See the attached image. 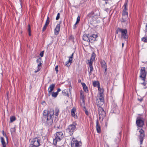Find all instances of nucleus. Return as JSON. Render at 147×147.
<instances>
[{"mask_svg": "<svg viewBox=\"0 0 147 147\" xmlns=\"http://www.w3.org/2000/svg\"><path fill=\"white\" fill-rule=\"evenodd\" d=\"M77 123L76 122H74L72 124L69 125L68 127L66 129V131L68 133V136H71L76 129Z\"/></svg>", "mask_w": 147, "mask_h": 147, "instance_id": "1", "label": "nucleus"}, {"mask_svg": "<svg viewBox=\"0 0 147 147\" xmlns=\"http://www.w3.org/2000/svg\"><path fill=\"white\" fill-rule=\"evenodd\" d=\"M119 32L121 33V36L122 38L125 39L128 38L127 31L126 29H124L118 28L116 30V33L118 34Z\"/></svg>", "mask_w": 147, "mask_h": 147, "instance_id": "2", "label": "nucleus"}, {"mask_svg": "<svg viewBox=\"0 0 147 147\" xmlns=\"http://www.w3.org/2000/svg\"><path fill=\"white\" fill-rule=\"evenodd\" d=\"M55 138L53 139V143L56 145L58 141H59L63 138V134L61 131L57 132L55 134Z\"/></svg>", "mask_w": 147, "mask_h": 147, "instance_id": "3", "label": "nucleus"}, {"mask_svg": "<svg viewBox=\"0 0 147 147\" xmlns=\"http://www.w3.org/2000/svg\"><path fill=\"white\" fill-rule=\"evenodd\" d=\"M99 14V12L98 10L95 11H92L88 14L87 17L92 19L93 20H96L97 19V16H98Z\"/></svg>", "mask_w": 147, "mask_h": 147, "instance_id": "4", "label": "nucleus"}, {"mask_svg": "<svg viewBox=\"0 0 147 147\" xmlns=\"http://www.w3.org/2000/svg\"><path fill=\"white\" fill-rule=\"evenodd\" d=\"M54 114V112H51L49 113V116H47L46 118V124L49 127L51 126L53 123V118Z\"/></svg>", "mask_w": 147, "mask_h": 147, "instance_id": "5", "label": "nucleus"}, {"mask_svg": "<svg viewBox=\"0 0 147 147\" xmlns=\"http://www.w3.org/2000/svg\"><path fill=\"white\" fill-rule=\"evenodd\" d=\"M98 110L99 119L102 121L106 116L105 112L102 107H98Z\"/></svg>", "mask_w": 147, "mask_h": 147, "instance_id": "6", "label": "nucleus"}, {"mask_svg": "<svg viewBox=\"0 0 147 147\" xmlns=\"http://www.w3.org/2000/svg\"><path fill=\"white\" fill-rule=\"evenodd\" d=\"M140 77L142 78V80L145 81L146 75V68L145 67H142L141 68L140 70Z\"/></svg>", "mask_w": 147, "mask_h": 147, "instance_id": "7", "label": "nucleus"}, {"mask_svg": "<svg viewBox=\"0 0 147 147\" xmlns=\"http://www.w3.org/2000/svg\"><path fill=\"white\" fill-rule=\"evenodd\" d=\"M144 118L141 117H137L136 123L137 126L140 127H142L144 124Z\"/></svg>", "mask_w": 147, "mask_h": 147, "instance_id": "8", "label": "nucleus"}, {"mask_svg": "<svg viewBox=\"0 0 147 147\" xmlns=\"http://www.w3.org/2000/svg\"><path fill=\"white\" fill-rule=\"evenodd\" d=\"M82 145V142L73 139L71 142V147H80Z\"/></svg>", "mask_w": 147, "mask_h": 147, "instance_id": "9", "label": "nucleus"}, {"mask_svg": "<svg viewBox=\"0 0 147 147\" xmlns=\"http://www.w3.org/2000/svg\"><path fill=\"white\" fill-rule=\"evenodd\" d=\"M31 145L35 147H38L40 145V140L37 137L33 138L31 141Z\"/></svg>", "mask_w": 147, "mask_h": 147, "instance_id": "10", "label": "nucleus"}, {"mask_svg": "<svg viewBox=\"0 0 147 147\" xmlns=\"http://www.w3.org/2000/svg\"><path fill=\"white\" fill-rule=\"evenodd\" d=\"M139 132L140 133L139 138L140 140V144H142L143 140V138L144 137V131L141 129L140 130Z\"/></svg>", "mask_w": 147, "mask_h": 147, "instance_id": "11", "label": "nucleus"}, {"mask_svg": "<svg viewBox=\"0 0 147 147\" xmlns=\"http://www.w3.org/2000/svg\"><path fill=\"white\" fill-rule=\"evenodd\" d=\"M127 2H125L124 5V9L123 11L122 16L128 17V12L127 11Z\"/></svg>", "mask_w": 147, "mask_h": 147, "instance_id": "12", "label": "nucleus"}, {"mask_svg": "<svg viewBox=\"0 0 147 147\" xmlns=\"http://www.w3.org/2000/svg\"><path fill=\"white\" fill-rule=\"evenodd\" d=\"M88 65H89V67L88 68V70L89 69H90V71H88L89 74V76H90L92 74V72L93 70V68L92 66L93 62L92 61H89V60H88Z\"/></svg>", "mask_w": 147, "mask_h": 147, "instance_id": "13", "label": "nucleus"}, {"mask_svg": "<svg viewBox=\"0 0 147 147\" xmlns=\"http://www.w3.org/2000/svg\"><path fill=\"white\" fill-rule=\"evenodd\" d=\"M76 108L73 107L71 110V116L74 117L75 119H78V116L76 114Z\"/></svg>", "mask_w": 147, "mask_h": 147, "instance_id": "14", "label": "nucleus"}, {"mask_svg": "<svg viewBox=\"0 0 147 147\" xmlns=\"http://www.w3.org/2000/svg\"><path fill=\"white\" fill-rule=\"evenodd\" d=\"M55 86V84H53L50 85L48 90V94L49 95V96L50 95L51 93H52V91L54 90Z\"/></svg>", "mask_w": 147, "mask_h": 147, "instance_id": "15", "label": "nucleus"}, {"mask_svg": "<svg viewBox=\"0 0 147 147\" xmlns=\"http://www.w3.org/2000/svg\"><path fill=\"white\" fill-rule=\"evenodd\" d=\"M98 37L97 35L92 34L89 36V42H93L96 40V38Z\"/></svg>", "mask_w": 147, "mask_h": 147, "instance_id": "16", "label": "nucleus"}, {"mask_svg": "<svg viewBox=\"0 0 147 147\" xmlns=\"http://www.w3.org/2000/svg\"><path fill=\"white\" fill-rule=\"evenodd\" d=\"M96 128L98 133H100L101 132V127L99 124V122L98 120L96 121Z\"/></svg>", "mask_w": 147, "mask_h": 147, "instance_id": "17", "label": "nucleus"}, {"mask_svg": "<svg viewBox=\"0 0 147 147\" xmlns=\"http://www.w3.org/2000/svg\"><path fill=\"white\" fill-rule=\"evenodd\" d=\"M112 110L113 113L115 114H118L120 112L119 110L118 109L117 107L115 105H113Z\"/></svg>", "mask_w": 147, "mask_h": 147, "instance_id": "18", "label": "nucleus"}, {"mask_svg": "<svg viewBox=\"0 0 147 147\" xmlns=\"http://www.w3.org/2000/svg\"><path fill=\"white\" fill-rule=\"evenodd\" d=\"M100 63L102 67L105 69V73L107 70V65L106 63L104 60H102L100 62Z\"/></svg>", "mask_w": 147, "mask_h": 147, "instance_id": "19", "label": "nucleus"}, {"mask_svg": "<svg viewBox=\"0 0 147 147\" xmlns=\"http://www.w3.org/2000/svg\"><path fill=\"white\" fill-rule=\"evenodd\" d=\"M51 111L54 112L53 110H50V111H49L47 110H45L43 113V115L45 116V117L46 118L47 116H49V113Z\"/></svg>", "mask_w": 147, "mask_h": 147, "instance_id": "20", "label": "nucleus"}, {"mask_svg": "<svg viewBox=\"0 0 147 147\" xmlns=\"http://www.w3.org/2000/svg\"><path fill=\"white\" fill-rule=\"evenodd\" d=\"M60 24H57L56 27V28L55 29V34L56 35H58L60 30Z\"/></svg>", "mask_w": 147, "mask_h": 147, "instance_id": "21", "label": "nucleus"}, {"mask_svg": "<svg viewBox=\"0 0 147 147\" xmlns=\"http://www.w3.org/2000/svg\"><path fill=\"white\" fill-rule=\"evenodd\" d=\"M128 17L122 16V18L121 19V21L125 24H126L128 22Z\"/></svg>", "mask_w": 147, "mask_h": 147, "instance_id": "22", "label": "nucleus"}, {"mask_svg": "<svg viewBox=\"0 0 147 147\" xmlns=\"http://www.w3.org/2000/svg\"><path fill=\"white\" fill-rule=\"evenodd\" d=\"M88 36L89 34H88L84 35L83 36V40L85 41L89 42V37Z\"/></svg>", "mask_w": 147, "mask_h": 147, "instance_id": "23", "label": "nucleus"}, {"mask_svg": "<svg viewBox=\"0 0 147 147\" xmlns=\"http://www.w3.org/2000/svg\"><path fill=\"white\" fill-rule=\"evenodd\" d=\"M121 138V136L120 133H119L118 134V136L116 137V138L114 140V141L117 144L119 143L120 140Z\"/></svg>", "mask_w": 147, "mask_h": 147, "instance_id": "24", "label": "nucleus"}, {"mask_svg": "<svg viewBox=\"0 0 147 147\" xmlns=\"http://www.w3.org/2000/svg\"><path fill=\"white\" fill-rule=\"evenodd\" d=\"M82 86L83 89L84 91L86 93L88 92V90L87 87L86 86V84L84 83H82Z\"/></svg>", "mask_w": 147, "mask_h": 147, "instance_id": "25", "label": "nucleus"}, {"mask_svg": "<svg viewBox=\"0 0 147 147\" xmlns=\"http://www.w3.org/2000/svg\"><path fill=\"white\" fill-rule=\"evenodd\" d=\"M42 63H38L37 66V69L36 71H34L35 73H36L37 72L39 71L42 67Z\"/></svg>", "mask_w": 147, "mask_h": 147, "instance_id": "26", "label": "nucleus"}, {"mask_svg": "<svg viewBox=\"0 0 147 147\" xmlns=\"http://www.w3.org/2000/svg\"><path fill=\"white\" fill-rule=\"evenodd\" d=\"M1 142L3 147H6V144L5 141L3 137H1Z\"/></svg>", "mask_w": 147, "mask_h": 147, "instance_id": "27", "label": "nucleus"}, {"mask_svg": "<svg viewBox=\"0 0 147 147\" xmlns=\"http://www.w3.org/2000/svg\"><path fill=\"white\" fill-rule=\"evenodd\" d=\"M104 102L101 100H96L97 104L98 107H101V106L104 104Z\"/></svg>", "mask_w": 147, "mask_h": 147, "instance_id": "28", "label": "nucleus"}, {"mask_svg": "<svg viewBox=\"0 0 147 147\" xmlns=\"http://www.w3.org/2000/svg\"><path fill=\"white\" fill-rule=\"evenodd\" d=\"M100 96L98 99H97V100H101L102 101H104V94H99Z\"/></svg>", "mask_w": 147, "mask_h": 147, "instance_id": "29", "label": "nucleus"}, {"mask_svg": "<svg viewBox=\"0 0 147 147\" xmlns=\"http://www.w3.org/2000/svg\"><path fill=\"white\" fill-rule=\"evenodd\" d=\"M95 57V54L94 52H93L91 56L90 59V60H89V61H92V62L94 60Z\"/></svg>", "mask_w": 147, "mask_h": 147, "instance_id": "30", "label": "nucleus"}, {"mask_svg": "<svg viewBox=\"0 0 147 147\" xmlns=\"http://www.w3.org/2000/svg\"><path fill=\"white\" fill-rule=\"evenodd\" d=\"M93 84L94 87L98 86L99 85H100L99 82L98 81H93Z\"/></svg>", "mask_w": 147, "mask_h": 147, "instance_id": "31", "label": "nucleus"}, {"mask_svg": "<svg viewBox=\"0 0 147 147\" xmlns=\"http://www.w3.org/2000/svg\"><path fill=\"white\" fill-rule=\"evenodd\" d=\"M59 113V110L58 108H55V115L56 116H58Z\"/></svg>", "mask_w": 147, "mask_h": 147, "instance_id": "32", "label": "nucleus"}, {"mask_svg": "<svg viewBox=\"0 0 147 147\" xmlns=\"http://www.w3.org/2000/svg\"><path fill=\"white\" fill-rule=\"evenodd\" d=\"M51 93H52V96L53 97L56 98L57 97V95L58 94L57 92H52Z\"/></svg>", "mask_w": 147, "mask_h": 147, "instance_id": "33", "label": "nucleus"}, {"mask_svg": "<svg viewBox=\"0 0 147 147\" xmlns=\"http://www.w3.org/2000/svg\"><path fill=\"white\" fill-rule=\"evenodd\" d=\"M16 119V118L14 116H11L10 117V122H12Z\"/></svg>", "mask_w": 147, "mask_h": 147, "instance_id": "34", "label": "nucleus"}, {"mask_svg": "<svg viewBox=\"0 0 147 147\" xmlns=\"http://www.w3.org/2000/svg\"><path fill=\"white\" fill-rule=\"evenodd\" d=\"M49 18L48 16L47 17V18L45 23V25H48L50 22Z\"/></svg>", "mask_w": 147, "mask_h": 147, "instance_id": "35", "label": "nucleus"}, {"mask_svg": "<svg viewBox=\"0 0 147 147\" xmlns=\"http://www.w3.org/2000/svg\"><path fill=\"white\" fill-rule=\"evenodd\" d=\"M71 62H72V61H70L69 59V60L67 61L65 63V65L66 66L68 67L70 65L69 64V63H71Z\"/></svg>", "mask_w": 147, "mask_h": 147, "instance_id": "36", "label": "nucleus"}, {"mask_svg": "<svg viewBox=\"0 0 147 147\" xmlns=\"http://www.w3.org/2000/svg\"><path fill=\"white\" fill-rule=\"evenodd\" d=\"M36 61L37 63H42V59L40 57H39L38 59H37Z\"/></svg>", "mask_w": 147, "mask_h": 147, "instance_id": "37", "label": "nucleus"}, {"mask_svg": "<svg viewBox=\"0 0 147 147\" xmlns=\"http://www.w3.org/2000/svg\"><path fill=\"white\" fill-rule=\"evenodd\" d=\"M142 41H143L144 42H147V38L146 37H143V38H142Z\"/></svg>", "mask_w": 147, "mask_h": 147, "instance_id": "38", "label": "nucleus"}, {"mask_svg": "<svg viewBox=\"0 0 147 147\" xmlns=\"http://www.w3.org/2000/svg\"><path fill=\"white\" fill-rule=\"evenodd\" d=\"M74 53H73L71 56L69 57V59L70 61H72V59L73 57Z\"/></svg>", "mask_w": 147, "mask_h": 147, "instance_id": "39", "label": "nucleus"}, {"mask_svg": "<svg viewBox=\"0 0 147 147\" xmlns=\"http://www.w3.org/2000/svg\"><path fill=\"white\" fill-rule=\"evenodd\" d=\"M48 25H45H45L43 26L42 31L43 32H44L45 31L47 28V26Z\"/></svg>", "mask_w": 147, "mask_h": 147, "instance_id": "40", "label": "nucleus"}, {"mask_svg": "<svg viewBox=\"0 0 147 147\" xmlns=\"http://www.w3.org/2000/svg\"><path fill=\"white\" fill-rule=\"evenodd\" d=\"M80 20V17L79 16H78L77 19V21L76 23H79Z\"/></svg>", "mask_w": 147, "mask_h": 147, "instance_id": "41", "label": "nucleus"}, {"mask_svg": "<svg viewBox=\"0 0 147 147\" xmlns=\"http://www.w3.org/2000/svg\"><path fill=\"white\" fill-rule=\"evenodd\" d=\"M59 18H60V13H58L57 15V16L56 18V19L57 20H58L59 19Z\"/></svg>", "mask_w": 147, "mask_h": 147, "instance_id": "42", "label": "nucleus"}, {"mask_svg": "<svg viewBox=\"0 0 147 147\" xmlns=\"http://www.w3.org/2000/svg\"><path fill=\"white\" fill-rule=\"evenodd\" d=\"M100 92H99V94H104V90L103 89L101 90L100 91H99Z\"/></svg>", "mask_w": 147, "mask_h": 147, "instance_id": "43", "label": "nucleus"}, {"mask_svg": "<svg viewBox=\"0 0 147 147\" xmlns=\"http://www.w3.org/2000/svg\"><path fill=\"white\" fill-rule=\"evenodd\" d=\"M58 65H57L56 66H55V71H56L57 73L58 71Z\"/></svg>", "mask_w": 147, "mask_h": 147, "instance_id": "44", "label": "nucleus"}, {"mask_svg": "<svg viewBox=\"0 0 147 147\" xmlns=\"http://www.w3.org/2000/svg\"><path fill=\"white\" fill-rule=\"evenodd\" d=\"M141 84L143 85V86H145V87H144V88H145L147 86V84H146V83L145 82H143V83H142Z\"/></svg>", "mask_w": 147, "mask_h": 147, "instance_id": "45", "label": "nucleus"}, {"mask_svg": "<svg viewBox=\"0 0 147 147\" xmlns=\"http://www.w3.org/2000/svg\"><path fill=\"white\" fill-rule=\"evenodd\" d=\"M62 93L63 94L64 96H66V95L67 94L66 92H65V90H64L62 91Z\"/></svg>", "mask_w": 147, "mask_h": 147, "instance_id": "46", "label": "nucleus"}, {"mask_svg": "<svg viewBox=\"0 0 147 147\" xmlns=\"http://www.w3.org/2000/svg\"><path fill=\"white\" fill-rule=\"evenodd\" d=\"M44 51H42L40 53V56L41 57H42L43 56V54H44Z\"/></svg>", "mask_w": 147, "mask_h": 147, "instance_id": "47", "label": "nucleus"}, {"mask_svg": "<svg viewBox=\"0 0 147 147\" xmlns=\"http://www.w3.org/2000/svg\"><path fill=\"white\" fill-rule=\"evenodd\" d=\"M28 32L31 31V28H30V24L28 25Z\"/></svg>", "mask_w": 147, "mask_h": 147, "instance_id": "48", "label": "nucleus"}, {"mask_svg": "<svg viewBox=\"0 0 147 147\" xmlns=\"http://www.w3.org/2000/svg\"><path fill=\"white\" fill-rule=\"evenodd\" d=\"M84 111L85 112L86 114L87 115H88V112L87 109L84 110Z\"/></svg>", "mask_w": 147, "mask_h": 147, "instance_id": "49", "label": "nucleus"}, {"mask_svg": "<svg viewBox=\"0 0 147 147\" xmlns=\"http://www.w3.org/2000/svg\"><path fill=\"white\" fill-rule=\"evenodd\" d=\"M97 87H98V90L99 91H100V90H101L102 89V88H100V85H99Z\"/></svg>", "mask_w": 147, "mask_h": 147, "instance_id": "50", "label": "nucleus"}, {"mask_svg": "<svg viewBox=\"0 0 147 147\" xmlns=\"http://www.w3.org/2000/svg\"><path fill=\"white\" fill-rule=\"evenodd\" d=\"M61 91V90L60 88H58L57 90V91L56 92L58 94L59 92L60 91Z\"/></svg>", "mask_w": 147, "mask_h": 147, "instance_id": "51", "label": "nucleus"}, {"mask_svg": "<svg viewBox=\"0 0 147 147\" xmlns=\"http://www.w3.org/2000/svg\"><path fill=\"white\" fill-rule=\"evenodd\" d=\"M78 23H76L74 25V28H76V27H77V26H76V25Z\"/></svg>", "mask_w": 147, "mask_h": 147, "instance_id": "52", "label": "nucleus"}, {"mask_svg": "<svg viewBox=\"0 0 147 147\" xmlns=\"http://www.w3.org/2000/svg\"><path fill=\"white\" fill-rule=\"evenodd\" d=\"M138 100L140 102H142L143 100L142 98L138 99Z\"/></svg>", "mask_w": 147, "mask_h": 147, "instance_id": "53", "label": "nucleus"}, {"mask_svg": "<svg viewBox=\"0 0 147 147\" xmlns=\"http://www.w3.org/2000/svg\"><path fill=\"white\" fill-rule=\"evenodd\" d=\"M29 35L30 36H31V31L28 32Z\"/></svg>", "mask_w": 147, "mask_h": 147, "instance_id": "54", "label": "nucleus"}, {"mask_svg": "<svg viewBox=\"0 0 147 147\" xmlns=\"http://www.w3.org/2000/svg\"><path fill=\"white\" fill-rule=\"evenodd\" d=\"M29 147H35L32 145H31L30 144V146H29Z\"/></svg>", "mask_w": 147, "mask_h": 147, "instance_id": "55", "label": "nucleus"}, {"mask_svg": "<svg viewBox=\"0 0 147 147\" xmlns=\"http://www.w3.org/2000/svg\"><path fill=\"white\" fill-rule=\"evenodd\" d=\"M146 32H147V24H146Z\"/></svg>", "mask_w": 147, "mask_h": 147, "instance_id": "56", "label": "nucleus"}, {"mask_svg": "<svg viewBox=\"0 0 147 147\" xmlns=\"http://www.w3.org/2000/svg\"><path fill=\"white\" fill-rule=\"evenodd\" d=\"M86 109V107H83V110L84 111V110Z\"/></svg>", "mask_w": 147, "mask_h": 147, "instance_id": "57", "label": "nucleus"}, {"mask_svg": "<svg viewBox=\"0 0 147 147\" xmlns=\"http://www.w3.org/2000/svg\"><path fill=\"white\" fill-rule=\"evenodd\" d=\"M5 137H6V139H7V136H6V134H5Z\"/></svg>", "mask_w": 147, "mask_h": 147, "instance_id": "58", "label": "nucleus"}, {"mask_svg": "<svg viewBox=\"0 0 147 147\" xmlns=\"http://www.w3.org/2000/svg\"><path fill=\"white\" fill-rule=\"evenodd\" d=\"M57 128H58V129H59V128H60V126H58V127H57Z\"/></svg>", "mask_w": 147, "mask_h": 147, "instance_id": "59", "label": "nucleus"}, {"mask_svg": "<svg viewBox=\"0 0 147 147\" xmlns=\"http://www.w3.org/2000/svg\"><path fill=\"white\" fill-rule=\"evenodd\" d=\"M122 47H123L124 46V43H122Z\"/></svg>", "mask_w": 147, "mask_h": 147, "instance_id": "60", "label": "nucleus"}, {"mask_svg": "<svg viewBox=\"0 0 147 147\" xmlns=\"http://www.w3.org/2000/svg\"><path fill=\"white\" fill-rule=\"evenodd\" d=\"M81 80H78V82H80Z\"/></svg>", "mask_w": 147, "mask_h": 147, "instance_id": "61", "label": "nucleus"}, {"mask_svg": "<svg viewBox=\"0 0 147 147\" xmlns=\"http://www.w3.org/2000/svg\"><path fill=\"white\" fill-rule=\"evenodd\" d=\"M12 129H13L14 130H15V128H12ZM14 131H15V130H14Z\"/></svg>", "mask_w": 147, "mask_h": 147, "instance_id": "62", "label": "nucleus"}, {"mask_svg": "<svg viewBox=\"0 0 147 147\" xmlns=\"http://www.w3.org/2000/svg\"><path fill=\"white\" fill-rule=\"evenodd\" d=\"M106 1H106L105 3H106V4H107L108 3H107V2Z\"/></svg>", "mask_w": 147, "mask_h": 147, "instance_id": "63", "label": "nucleus"}, {"mask_svg": "<svg viewBox=\"0 0 147 147\" xmlns=\"http://www.w3.org/2000/svg\"><path fill=\"white\" fill-rule=\"evenodd\" d=\"M61 147V146H58L57 147Z\"/></svg>", "mask_w": 147, "mask_h": 147, "instance_id": "64", "label": "nucleus"}]
</instances>
